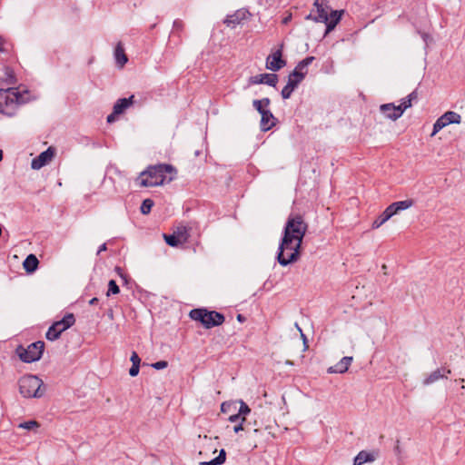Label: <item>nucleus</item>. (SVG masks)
Returning <instances> with one entry per match:
<instances>
[{
	"label": "nucleus",
	"instance_id": "c756f323",
	"mask_svg": "<svg viewBox=\"0 0 465 465\" xmlns=\"http://www.w3.org/2000/svg\"><path fill=\"white\" fill-rule=\"evenodd\" d=\"M449 125L447 121H445L444 117L441 115L439 117L433 124V131L431 133V136H434L437 133H439L445 126Z\"/></svg>",
	"mask_w": 465,
	"mask_h": 465
},
{
	"label": "nucleus",
	"instance_id": "a19ab883",
	"mask_svg": "<svg viewBox=\"0 0 465 465\" xmlns=\"http://www.w3.org/2000/svg\"><path fill=\"white\" fill-rule=\"evenodd\" d=\"M6 75L8 77L7 81L9 84H14L15 81H14V75H13V72L9 69L6 70Z\"/></svg>",
	"mask_w": 465,
	"mask_h": 465
},
{
	"label": "nucleus",
	"instance_id": "b1692460",
	"mask_svg": "<svg viewBox=\"0 0 465 465\" xmlns=\"http://www.w3.org/2000/svg\"><path fill=\"white\" fill-rule=\"evenodd\" d=\"M376 453L374 452H368L365 450H361L358 453V455L355 457L356 461L358 463H361V465L365 462H371L376 460Z\"/></svg>",
	"mask_w": 465,
	"mask_h": 465
},
{
	"label": "nucleus",
	"instance_id": "603ef678",
	"mask_svg": "<svg viewBox=\"0 0 465 465\" xmlns=\"http://www.w3.org/2000/svg\"><path fill=\"white\" fill-rule=\"evenodd\" d=\"M301 337L303 340L304 344L306 345V336L302 331L301 332Z\"/></svg>",
	"mask_w": 465,
	"mask_h": 465
},
{
	"label": "nucleus",
	"instance_id": "393cba45",
	"mask_svg": "<svg viewBox=\"0 0 465 465\" xmlns=\"http://www.w3.org/2000/svg\"><path fill=\"white\" fill-rule=\"evenodd\" d=\"M341 13H338L337 11H333L331 13V15H329V21L326 23V33H329L336 26V25L339 23L341 19Z\"/></svg>",
	"mask_w": 465,
	"mask_h": 465
},
{
	"label": "nucleus",
	"instance_id": "79ce46f5",
	"mask_svg": "<svg viewBox=\"0 0 465 465\" xmlns=\"http://www.w3.org/2000/svg\"><path fill=\"white\" fill-rule=\"evenodd\" d=\"M203 439H204V440H208V443H207V448H208V450H213V453H215L217 450H216V448H214V447L213 446L212 440H211V439H208V438H207V436H204V438H203Z\"/></svg>",
	"mask_w": 465,
	"mask_h": 465
},
{
	"label": "nucleus",
	"instance_id": "473e14b6",
	"mask_svg": "<svg viewBox=\"0 0 465 465\" xmlns=\"http://www.w3.org/2000/svg\"><path fill=\"white\" fill-rule=\"evenodd\" d=\"M39 427V424L37 421L35 420H28V421H25V422H22L19 424V428H23V429H25V430H33L35 428H38Z\"/></svg>",
	"mask_w": 465,
	"mask_h": 465
},
{
	"label": "nucleus",
	"instance_id": "a878e982",
	"mask_svg": "<svg viewBox=\"0 0 465 465\" xmlns=\"http://www.w3.org/2000/svg\"><path fill=\"white\" fill-rule=\"evenodd\" d=\"M225 459H226L225 450H221L219 455L215 459H213L210 461H202V462H200L199 465H221V464L224 463Z\"/></svg>",
	"mask_w": 465,
	"mask_h": 465
},
{
	"label": "nucleus",
	"instance_id": "5fc2aeb1",
	"mask_svg": "<svg viewBox=\"0 0 465 465\" xmlns=\"http://www.w3.org/2000/svg\"><path fill=\"white\" fill-rule=\"evenodd\" d=\"M2 159H3V152H2V150H0V162L2 161Z\"/></svg>",
	"mask_w": 465,
	"mask_h": 465
},
{
	"label": "nucleus",
	"instance_id": "f257e3e1",
	"mask_svg": "<svg viewBox=\"0 0 465 465\" xmlns=\"http://www.w3.org/2000/svg\"><path fill=\"white\" fill-rule=\"evenodd\" d=\"M307 230L308 224L301 215L288 218L277 254L278 262L282 266H287L299 260L300 249Z\"/></svg>",
	"mask_w": 465,
	"mask_h": 465
},
{
	"label": "nucleus",
	"instance_id": "2f4dec72",
	"mask_svg": "<svg viewBox=\"0 0 465 465\" xmlns=\"http://www.w3.org/2000/svg\"><path fill=\"white\" fill-rule=\"evenodd\" d=\"M119 292H120V289H119V286L117 285L116 282L114 280L109 281L108 291H107L106 295L110 296L111 294H117V293H119Z\"/></svg>",
	"mask_w": 465,
	"mask_h": 465
},
{
	"label": "nucleus",
	"instance_id": "aec40b11",
	"mask_svg": "<svg viewBox=\"0 0 465 465\" xmlns=\"http://www.w3.org/2000/svg\"><path fill=\"white\" fill-rule=\"evenodd\" d=\"M133 99L134 95H131L129 98H121L117 100L114 105V114H123L130 105L133 104Z\"/></svg>",
	"mask_w": 465,
	"mask_h": 465
},
{
	"label": "nucleus",
	"instance_id": "f704fd0d",
	"mask_svg": "<svg viewBox=\"0 0 465 465\" xmlns=\"http://www.w3.org/2000/svg\"><path fill=\"white\" fill-rule=\"evenodd\" d=\"M292 72H297L299 74H303V77H305V75L307 74V65H305L303 64L302 61H301L297 65L296 67L294 68V70Z\"/></svg>",
	"mask_w": 465,
	"mask_h": 465
},
{
	"label": "nucleus",
	"instance_id": "c85d7f7f",
	"mask_svg": "<svg viewBox=\"0 0 465 465\" xmlns=\"http://www.w3.org/2000/svg\"><path fill=\"white\" fill-rule=\"evenodd\" d=\"M303 79V74L292 72L288 76L287 84H290L295 89Z\"/></svg>",
	"mask_w": 465,
	"mask_h": 465
},
{
	"label": "nucleus",
	"instance_id": "423d86ee",
	"mask_svg": "<svg viewBox=\"0 0 465 465\" xmlns=\"http://www.w3.org/2000/svg\"><path fill=\"white\" fill-rule=\"evenodd\" d=\"M44 349L45 342L42 341H37L31 343L26 348L18 346L16 349V353L22 361L30 363L41 359Z\"/></svg>",
	"mask_w": 465,
	"mask_h": 465
},
{
	"label": "nucleus",
	"instance_id": "58836bf2",
	"mask_svg": "<svg viewBox=\"0 0 465 465\" xmlns=\"http://www.w3.org/2000/svg\"><path fill=\"white\" fill-rule=\"evenodd\" d=\"M131 361L132 365H140L141 359L139 358L138 354L136 352H133L131 356Z\"/></svg>",
	"mask_w": 465,
	"mask_h": 465
},
{
	"label": "nucleus",
	"instance_id": "412c9836",
	"mask_svg": "<svg viewBox=\"0 0 465 465\" xmlns=\"http://www.w3.org/2000/svg\"><path fill=\"white\" fill-rule=\"evenodd\" d=\"M38 264L39 261L35 254H29L23 262L24 269L28 273L35 272Z\"/></svg>",
	"mask_w": 465,
	"mask_h": 465
},
{
	"label": "nucleus",
	"instance_id": "e433bc0d",
	"mask_svg": "<svg viewBox=\"0 0 465 465\" xmlns=\"http://www.w3.org/2000/svg\"><path fill=\"white\" fill-rule=\"evenodd\" d=\"M168 366V362L166 361H159L152 364V367L155 370H163Z\"/></svg>",
	"mask_w": 465,
	"mask_h": 465
},
{
	"label": "nucleus",
	"instance_id": "de8ad7c7",
	"mask_svg": "<svg viewBox=\"0 0 465 465\" xmlns=\"http://www.w3.org/2000/svg\"><path fill=\"white\" fill-rule=\"evenodd\" d=\"M292 20V15L290 14L282 19V24L287 25Z\"/></svg>",
	"mask_w": 465,
	"mask_h": 465
},
{
	"label": "nucleus",
	"instance_id": "09e8293b",
	"mask_svg": "<svg viewBox=\"0 0 465 465\" xmlns=\"http://www.w3.org/2000/svg\"><path fill=\"white\" fill-rule=\"evenodd\" d=\"M105 250H106V243H103V244L99 247V249H98V251H97V254H100L102 252H104V251H105Z\"/></svg>",
	"mask_w": 465,
	"mask_h": 465
},
{
	"label": "nucleus",
	"instance_id": "6e6552de",
	"mask_svg": "<svg viewBox=\"0 0 465 465\" xmlns=\"http://www.w3.org/2000/svg\"><path fill=\"white\" fill-rule=\"evenodd\" d=\"M236 403L240 404V408L236 414H232L228 418L230 422H238V426H234L233 431L238 433L241 430H244L243 423L246 420V416L250 414L251 409L249 406L242 400L238 401Z\"/></svg>",
	"mask_w": 465,
	"mask_h": 465
},
{
	"label": "nucleus",
	"instance_id": "a211bd4d",
	"mask_svg": "<svg viewBox=\"0 0 465 465\" xmlns=\"http://www.w3.org/2000/svg\"><path fill=\"white\" fill-rule=\"evenodd\" d=\"M261 129L264 132L269 131L275 124V118L270 110L262 112L261 114Z\"/></svg>",
	"mask_w": 465,
	"mask_h": 465
},
{
	"label": "nucleus",
	"instance_id": "cd10ccee",
	"mask_svg": "<svg viewBox=\"0 0 465 465\" xmlns=\"http://www.w3.org/2000/svg\"><path fill=\"white\" fill-rule=\"evenodd\" d=\"M442 116L444 117L445 121H447V123L449 124H460L461 121V116L453 111H448L445 114H443Z\"/></svg>",
	"mask_w": 465,
	"mask_h": 465
},
{
	"label": "nucleus",
	"instance_id": "4be33fe9",
	"mask_svg": "<svg viewBox=\"0 0 465 465\" xmlns=\"http://www.w3.org/2000/svg\"><path fill=\"white\" fill-rule=\"evenodd\" d=\"M114 58L120 67H123L128 61V58L124 53V49L121 42H119L115 46Z\"/></svg>",
	"mask_w": 465,
	"mask_h": 465
},
{
	"label": "nucleus",
	"instance_id": "39448f33",
	"mask_svg": "<svg viewBox=\"0 0 465 465\" xmlns=\"http://www.w3.org/2000/svg\"><path fill=\"white\" fill-rule=\"evenodd\" d=\"M190 317L201 322L203 325L210 329L214 326H219L223 323L224 316L217 312H209L206 309H193L190 312Z\"/></svg>",
	"mask_w": 465,
	"mask_h": 465
},
{
	"label": "nucleus",
	"instance_id": "c03bdc74",
	"mask_svg": "<svg viewBox=\"0 0 465 465\" xmlns=\"http://www.w3.org/2000/svg\"><path fill=\"white\" fill-rule=\"evenodd\" d=\"M408 99H410V101H414L418 98V94L416 91H413L411 92L408 96H407Z\"/></svg>",
	"mask_w": 465,
	"mask_h": 465
},
{
	"label": "nucleus",
	"instance_id": "20e7f679",
	"mask_svg": "<svg viewBox=\"0 0 465 465\" xmlns=\"http://www.w3.org/2000/svg\"><path fill=\"white\" fill-rule=\"evenodd\" d=\"M26 99L16 88H7L0 91V113L12 116L19 104H25Z\"/></svg>",
	"mask_w": 465,
	"mask_h": 465
},
{
	"label": "nucleus",
	"instance_id": "3c124183",
	"mask_svg": "<svg viewBox=\"0 0 465 465\" xmlns=\"http://www.w3.org/2000/svg\"><path fill=\"white\" fill-rule=\"evenodd\" d=\"M237 320H238L239 322H244V320H245V319H244V317H243L242 314H238V316H237Z\"/></svg>",
	"mask_w": 465,
	"mask_h": 465
},
{
	"label": "nucleus",
	"instance_id": "1a4fd4ad",
	"mask_svg": "<svg viewBox=\"0 0 465 465\" xmlns=\"http://www.w3.org/2000/svg\"><path fill=\"white\" fill-rule=\"evenodd\" d=\"M55 154V149L52 146L48 147L45 152H42L38 156L34 158L31 162V168L39 170L48 164Z\"/></svg>",
	"mask_w": 465,
	"mask_h": 465
},
{
	"label": "nucleus",
	"instance_id": "9b49d317",
	"mask_svg": "<svg viewBox=\"0 0 465 465\" xmlns=\"http://www.w3.org/2000/svg\"><path fill=\"white\" fill-rule=\"evenodd\" d=\"M282 47V45H281ZM282 48L276 50L266 59V68L271 71H279L285 66L286 62L282 58Z\"/></svg>",
	"mask_w": 465,
	"mask_h": 465
},
{
	"label": "nucleus",
	"instance_id": "8fccbe9b",
	"mask_svg": "<svg viewBox=\"0 0 465 465\" xmlns=\"http://www.w3.org/2000/svg\"><path fill=\"white\" fill-rule=\"evenodd\" d=\"M97 302H98V299L94 297L89 301V304L94 305Z\"/></svg>",
	"mask_w": 465,
	"mask_h": 465
},
{
	"label": "nucleus",
	"instance_id": "6ab92c4d",
	"mask_svg": "<svg viewBox=\"0 0 465 465\" xmlns=\"http://www.w3.org/2000/svg\"><path fill=\"white\" fill-rule=\"evenodd\" d=\"M318 1L319 0H316L314 4L317 8V16H312V15H309L306 17V19H312L316 22H323L326 24L329 21L328 10L325 9L322 5H320Z\"/></svg>",
	"mask_w": 465,
	"mask_h": 465
},
{
	"label": "nucleus",
	"instance_id": "4468645a",
	"mask_svg": "<svg viewBox=\"0 0 465 465\" xmlns=\"http://www.w3.org/2000/svg\"><path fill=\"white\" fill-rule=\"evenodd\" d=\"M451 371L448 368L442 367L439 368L432 372H430L422 381L424 386L430 385L436 381H438L440 379L446 378L447 375L450 374Z\"/></svg>",
	"mask_w": 465,
	"mask_h": 465
},
{
	"label": "nucleus",
	"instance_id": "72a5a7b5",
	"mask_svg": "<svg viewBox=\"0 0 465 465\" xmlns=\"http://www.w3.org/2000/svg\"><path fill=\"white\" fill-rule=\"evenodd\" d=\"M293 91L294 88L290 84H287L282 90V97L283 99L290 98Z\"/></svg>",
	"mask_w": 465,
	"mask_h": 465
},
{
	"label": "nucleus",
	"instance_id": "c9c22d12",
	"mask_svg": "<svg viewBox=\"0 0 465 465\" xmlns=\"http://www.w3.org/2000/svg\"><path fill=\"white\" fill-rule=\"evenodd\" d=\"M412 105V102L410 101V99H408L407 97L403 98L401 100V103L400 105H398V107L402 110V114L404 113V111L408 108H410L411 106Z\"/></svg>",
	"mask_w": 465,
	"mask_h": 465
},
{
	"label": "nucleus",
	"instance_id": "9d476101",
	"mask_svg": "<svg viewBox=\"0 0 465 465\" xmlns=\"http://www.w3.org/2000/svg\"><path fill=\"white\" fill-rule=\"evenodd\" d=\"M250 16V12L242 8L235 11L232 15H227L223 20V24L230 28H234L238 25H241L243 21L248 20Z\"/></svg>",
	"mask_w": 465,
	"mask_h": 465
},
{
	"label": "nucleus",
	"instance_id": "6e6d98bb",
	"mask_svg": "<svg viewBox=\"0 0 465 465\" xmlns=\"http://www.w3.org/2000/svg\"><path fill=\"white\" fill-rule=\"evenodd\" d=\"M353 465H361V463H358V462L356 461V459H354V464H353Z\"/></svg>",
	"mask_w": 465,
	"mask_h": 465
},
{
	"label": "nucleus",
	"instance_id": "ea45409f",
	"mask_svg": "<svg viewBox=\"0 0 465 465\" xmlns=\"http://www.w3.org/2000/svg\"><path fill=\"white\" fill-rule=\"evenodd\" d=\"M140 369V365H132V367L129 370V374L132 377H134L138 374Z\"/></svg>",
	"mask_w": 465,
	"mask_h": 465
},
{
	"label": "nucleus",
	"instance_id": "7c9ffc66",
	"mask_svg": "<svg viewBox=\"0 0 465 465\" xmlns=\"http://www.w3.org/2000/svg\"><path fill=\"white\" fill-rule=\"evenodd\" d=\"M153 204H154V203H153V201L152 199H149V198L144 199V200L143 201L142 205H141V208H140L141 213H142L143 214H148V213H150V212H151V210H152V208H153Z\"/></svg>",
	"mask_w": 465,
	"mask_h": 465
},
{
	"label": "nucleus",
	"instance_id": "2eb2a0df",
	"mask_svg": "<svg viewBox=\"0 0 465 465\" xmlns=\"http://www.w3.org/2000/svg\"><path fill=\"white\" fill-rule=\"evenodd\" d=\"M380 110L386 118L393 121L399 119L402 115V110L393 104H381Z\"/></svg>",
	"mask_w": 465,
	"mask_h": 465
},
{
	"label": "nucleus",
	"instance_id": "4c0bfd02",
	"mask_svg": "<svg viewBox=\"0 0 465 465\" xmlns=\"http://www.w3.org/2000/svg\"><path fill=\"white\" fill-rule=\"evenodd\" d=\"M236 402H232V403H223L222 406H221V410L223 412H228L232 407H233L234 409L236 408L235 406Z\"/></svg>",
	"mask_w": 465,
	"mask_h": 465
},
{
	"label": "nucleus",
	"instance_id": "f03ea898",
	"mask_svg": "<svg viewBox=\"0 0 465 465\" xmlns=\"http://www.w3.org/2000/svg\"><path fill=\"white\" fill-rule=\"evenodd\" d=\"M173 171L174 168L170 164L150 166L140 173L136 182L141 187L162 185L165 182V173H171Z\"/></svg>",
	"mask_w": 465,
	"mask_h": 465
},
{
	"label": "nucleus",
	"instance_id": "5701e85b",
	"mask_svg": "<svg viewBox=\"0 0 465 465\" xmlns=\"http://www.w3.org/2000/svg\"><path fill=\"white\" fill-rule=\"evenodd\" d=\"M392 217V214L391 213V212L389 211L388 208H386L381 215H379L377 217V219H375L372 223V229H378L379 227H381L383 223H385L389 219H391Z\"/></svg>",
	"mask_w": 465,
	"mask_h": 465
},
{
	"label": "nucleus",
	"instance_id": "49530a36",
	"mask_svg": "<svg viewBox=\"0 0 465 465\" xmlns=\"http://www.w3.org/2000/svg\"><path fill=\"white\" fill-rule=\"evenodd\" d=\"M313 59H314L313 56H309V57H306L305 59H303L302 62L305 65L308 66L313 61Z\"/></svg>",
	"mask_w": 465,
	"mask_h": 465
},
{
	"label": "nucleus",
	"instance_id": "0eeeda50",
	"mask_svg": "<svg viewBox=\"0 0 465 465\" xmlns=\"http://www.w3.org/2000/svg\"><path fill=\"white\" fill-rule=\"evenodd\" d=\"M75 322V319L73 313H67L64 318L58 322L53 323L46 331L45 337L49 341L57 340L61 333L73 326Z\"/></svg>",
	"mask_w": 465,
	"mask_h": 465
},
{
	"label": "nucleus",
	"instance_id": "f3484780",
	"mask_svg": "<svg viewBox=\"0 0 465 465\" xmlns=\"http://www.w3.org/2000/svg\"><path fill=\"white\" fill-rule=\"evenodd\" d=\"M413 204H414V201L412 199H407L404 201H399V202L392 203L387 208L389 209V211L391 212V213L393 216L401 211L411 208Z\"/></svg>",
	"mask_w": 465,
	"mask_h": 465
},
{
	"label": "nucleus",
	"instance_id": "a18cd8bd",
	"mask_svg": "<svg viewBox=\"0 0 465 465\" xmlns=\"http://www.w3.org/2000/svg\"><path fill=\"white\" fill-rule=\"evenodd\" d=\"M116 115L117 114H114V111H113V113L107 116V122L108 123L114 122Z\"/></svg>",
	"mask_w": 465,
	"mask_h": 465
},
{
	"label": "nucleus",
	"instance_id": "ddd939ff",
	"mask_svg": "<svg viewBox=\"0 0 465 465\" xmlns=\"http://www.w3.org/2000/svg\"><path fill=\"white\" fill-rule=\"evenodd\" d=\"M163 238L168 245L172 247H177L178 245L185 242L187 241L188 236L185 229H179L173 234H163Z\"/></svg>",
	"mask_w": 465,
	"mask_h": 465
},
{
	"label": "nucleus",
	"instance_id": "dca6fc26",
	"mask_svg": "<svg viewBox=\"0 0 465 465\" xmlns=\"http://www.w3.org/2000/svg\"><path fill=\"white\" fill-rule=\"evenodd\" d=\"M353 358L351 356H345L333 366L328 368V373H344L348 371L350 365L352 362Z\"/></svg>",
	"mask_w": 465,
	"mask_h": 465
},
{
	"label": "nucleus",
	"instance_id": "f8f14e48",
	"mask_svg": "<svg viewBox=\"0 0 465 465\" xmlns=\"http://www.w3.org/2000/svg\"><path fill=\"white\" fill-rule=\"evenodd\" d=\"M278 82V76L275 74H261L249 78V84H266L275 87Z\"/></svg>",
	"mask_w": 465,
	"mask_h": 465
},
{
	"label": "nucleus",
	"instance_id": "37998d69",
	"mask_svg": "<svg viewBox=\"0 0 465 465\" xmlns=\"http://www.w3.org/2000/svg\"><path fill=\"white\" fill-rule=\"evenodd\" d=\"M5 40L0 36V53L6 52V49L5 48Z\"/></svg>",
	"mask_w": 465,
	"mask_h": 465
},
{
	"label": "nucleus",
	"instance_id": "864d4df0",
	"mask_svg": "<svg viewBox=\"0 0 465 465\" xmlns=\"http://www.w3.org/2000/svg\"><path fill=\"white\" fill-rule=\"evenodd\" d=\"M295 328H296V330L299 331L300 333L302 331V330L301 329V327L299 326L298 323H295Z\"/></svg>",
	"mask_w": 465,
	"mask_h": 465
},
{
	"label": "nucleus",
	"instance_id": "7ed1b4c3",
	"mask_svg": "<svg viewBox=\"0 0 465 465\" xmlns=\"http://www.w3.org/2000/svg\"><path fill=\"white\" fill-rule=\"evenodd\" d=\"M19 392L24 398H41L45 393L44 381L35 375H25L18 381Z\"/></svg>",
	"mask_w": 465,
	"mask_h": 465
},
{
	"label": "nucleus",
	"instance_id": "bb28decb",
	"mask_svg": "<svg viewBox=\"0 0 465 465\" xmlns=\"http://www.w3.org/2000/svg\"><path fill=\"white\" fill-rule=\"evenodd\" d=\"M271 101L269 98H262L261 100H253V107L260 113L267 111L266 107L269 106Z\"/></svg>",
	"mask_w": 465,
	"mask_h": 465
}]
</instances>
